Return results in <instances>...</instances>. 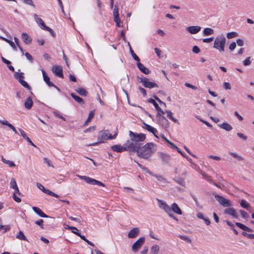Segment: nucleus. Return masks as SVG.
Returning <instances> with one entry per match:
<instances>
[{"label":"nucleus","instance_id":"nucleus-39","mask_svg":"<svg viewBox=\"0 0 254 254\" xmlns=\"http://www.w3.org/2000/svg\"><path fill=\"white\" fill-rule=\"evenodd\" d=\"M94 111H91L89 114L88 117L87 119L86 120V121L84 123V125L85 126V125H87V124L94 117Z\"/></svg>","mask_w":254,"mask_h":254},{"label":"nucleus","instance_id":"nucleus-7","mask_svg":"<svg viewBox=\"0 0 254 254\" xmlns=\"http://www.w3.org/2000/svg\"><path fill=\"white\" fill-rule=\"evenodd\" d=\"M145 243V238L143 237L139 238L136 242H135L132 245L131 250L134 253H136L144 245Z\"/></svg>","mask_w":254,"mask_h":254},{"label":"nucleus","instance_id":"nucleus-26","mask_svg":"<svg viewBox=\"0 0 254 254\" xmlns=\"http://www.w3.org/2000/svg\"><path fill=\"white\" fill-rule=\"evenodd\" d=\"M219 126L220 127L226 130V131H230L232 129V126L227 123H223V124L219 125Z\"/></svg>","mask_w":254,"mask_h":254},{"label":"nucleus","instance_id":"nucleus-61","mask_svg":"<svg viewBox=\"0 0 254 254\" xmlns=\"http://www.w3.org/2000/svg\"><path fill=\"white\" fill-rule=\"evenodd\" d=\"M236 47V43L234 42L230 44V45H229V49L231 51H233L235 49Z\"/></svg>","mask_w":254,"mask_h":254},{"label":"nucleus","instance_id":"nucleus-15","mask_svg":"<svg viewBox=\"0 0 254 254\" xmlns=\"http://www.w3.org/2000/svg\"><path fill=\"white\" fill-rule=\"evenodd\" d=\"M160 113H158L157 114V117L158 118L159 121L162 124V126L167 127L169 124L168 121L164 116H162Z\"/></svg>","mask_w":254,"mask_h":254},{"label":"nucleus","instance_id":"nucleus-64","mask_svg":"<svg viewBox=\"0 0 254 254\" xmlns=\"http://www.w3.org/2000/svg\"><path fill=\"white\" fill-rule=\"evenodd\" d=\"M13 198L17 202H20L21 201V199L18 196H17L16 194L15 193H13Z\"/></svg>","mask_w":254,"mask_h":254},{"label":"nucleus","instance_id":"nucleus-27","mask_svg":"<svg viewBox=\"0 0 254 254\" xmlns=\"http://www.w3.org/2000/svg\"><path fill=\"white\" fill-rule=\"evenodd\" d=\"M236 225L237 226H238V227H239L240 229H241L244 231H247L249 232H252V230L251 229H250V228L248 227L247 226L243 225V224H242L241 223L236 222Z\"/></svg>","mask_w":254,"mask_h":254},{"label":"nucleus","instance_id":"nucleus-16","mask_svg":"<svg viewBox=\"0 0 254 254\" xmlns=\"http://www.w3.org/2000/svg\"><path fill=\"white\" fill-rule=\"evenodd\" d=\"M186 29L190 34H195L201 30V27L199 26H191L188 27Z\"/></svg>","mask_w":254,"mask_h":254},{"label":"nucleus","instance_id":"nucleus-19","mask_svg":"<svg viewBox=\"0 0 254 254\" xmlns=\"http://www.w3.org/2000/svg\"><path fill=\"white\" fill-rule=\"evenodd\" d=\"M158 155L162 159V161L165 163L169 162L170 159V156L168 154H164L162 152L158 153Z\"/></svg>","mask_w":254,"mask_h":254},{"label":"nucleus","instance_id":"nucleus-17","mask_svg":"<svg viewBox=\"0 0 254 254\" xmlns=\"http://www.w3.org/2000/svg\"><path fill=\"white\" fill-rule=\"evenodd\" d=\"M137 66L139 69L145 74H149L151 72L148 68L145 67L143 64L139 62L137 63Z\"/></svg>","mask_w":254,"mask_h":254},{"label":"nucleus","instance_id":"nucleus-35","mask_svg":"<svg viewBox=\"0 0 254 254\" xmlns=\"http://www.w3.org/2000/svg\"><path fill=\"white\" fill-rule=\"evenodd\" d=\"M214 33V30L210 28H206L203 30V34L204 36H209Z\"/></svg>","mask_w":254,"mask_h":254},{"label":"nucleus","instance_id":"nucleus-58","mask_svg":"<svg viewBox=\"0 0 254 254\" xmlns=\"http://www.w3.org/2000/svg\"><path fill=\"white\" fill-rule=\"evenodd\" d=\"M162 137L164 139V140L165 141H166L168 144H169L170 145H171L173 147H175L176 146V145L175 144H174L173 142H172L171 141H170L169 140H168V139H167L165 136L164 135H162Z\"/></svg>","mask_w":254,"mask_h":254},{"label":"nucleus","instance_id":"nucleus-23","mask_svg":"<svg viewBox=\"0 0 254 254\" xmlns=\"http://www.w3.org/2000/svg\"><path fill=\"white\" fill-rule=\"evenodd\" d=\"M33 210L38 215H39L41 217L44 218H48L49 216L45 214L41 210L40 208L37 207H32Z\"/></svg>","mask_w":254,"mask_h":254},{"label":"nucleus","instance_id":"nucleus-9","mask_svg":"<svg viewBox=\"0 0 254 254\" xmlns=\"http://www.w3.org/2000/svg\"><path fill=\"white\" fill-rule=\"evenodd\" d=\"M139 78L140 79V82L142 83L143 85L146 88L151 89L158 87V85L156 83L149 81L145 77H139Z\"/></svg>","mask_w":254,"mask_h":254},{"label":"nucleus","instance_id":"nucleus-53","mask_svg":"<svg viewBox=\"0 0 254 254\" xmlns=\"http://www.w3.org/2000/svg\"><path fill=\"white\" fill-rule=\"evenodd\" d=\"M250 58L251 57H248L246 58V59L243 62V64L245 66H247V65H249L251 62L250 61Z\"/></svg>","mask_w":254,"mask_h":254},{"label":"nucleus","instance_id":"nucleus-47","mask_svg":"<svg viewBox=\"0 0 254 254\" xmlns=\"http://www.w3.org/2000/svg\"><path fill=\"white\" fill-rule=\"evenodd\" d=\"M10 187L13 189L17 187L16 182L14 178H11L10 183Z\"/></svg>","mask_w":254,"mask_h":254},{"label":"nucleus","instance_id":"nucleus-44","mask_svg":"<svg viewBox=\"0 0 254 254\" xmlns=\"http://www.w3.org/2000/svg\"><path fill=\"white\" fill-rule=\"evenodd\" d=\"M19 83L25 88H26L27 89L30 90L31 89V87L28 85V84L23 79H20V81H19Z\"/></svg>","mask_w":254,"mask_h":254},{"label":"nucleus","instance_id":"nucleus-11","mask_svg":"<svg viewBox=\"0 0 254 254\" xmlns=\"http://www.w3.org/2000/svg\"><path fill=\"white\" fill-rule=\"evenodd\" d=\"M122 146L119 144L114 145L111 147V149L113 151L117 152H122L128 150V148L127 145Z\"/></svg>","mask_w":254,"mask_h":254},{"label":"nucleus","instance_id":"nucleus-54","mask_svg":"<svg viewBox=\"0 0 254 254\" xmlns=\"http://www.w3.org/2000/svg\"><path fill=\"white\" fill-rule=\"evenodd\" d=\"M43 222L42 219H39L35 222V224L39 226L42 229H43Z\"/></svg>","mask_w":254,"mask_h":254},{"label":"nucleus","instance_id":"nucleus-28","mask_svg":"<svg viewBox=\"0 0 254 254\" xmlns=\"http://www.w3.org/2000/svg\"><path fill=\"white\" fill-rule=\"evenodd\" d=\"M70 95L79 104L81 105H83L84 104L83 100L80 97L75 95L73 93H71Z\"/></svg>","mask_w":254,"mask_h":254},{"label":"nucleus","instance_id":"nucleus-42","mask_svg":"<svg viewBox=\"0 0 254 254\" xmlns=\"http://www.w3.org/2000/svg\"><path fill=\"white\" fill-rule=\"evenodd\" d=\"M238 36V34L235 32H229L227 34V37L228 39H232Z\"/></svg>","mask_w":254,"mask_h":254},{"label":"nucleus","instance_id":"nucleus-60","mask_svg":"<svg viewBox=\"0 0 254 254\" xmlns=\"http://www.w3.org/2000/svg\"><path fill=\"white\" fill-rule=\"evenodd\" d=\"M25 55L27 59L30 62V63H33V58L30 54L28 53H26Z\"/></svg>","mask_w":254,"mask_h":254},{"label":"nucleus","instance_id":"nucleus-36","mask_svg":"<svg viewBox=\"0 0 254 254\" xmlns=\"http://www.w3.org/2000/svg\"><path fill=\"white\" fill-rule=\"evenodd\" d=\"M240 205L243 208L247 209L248 210H249L250 205L246 200H242L240 202Z\"/></svg>","mask_w":254,"mask_h":254},{"label":"nucleus","instance_id":"nucleus-30","mask_svg":"<svg viewBox=\"0 0 254 254\" xmlns=\"http://www.w3.org/2000/svg\"><path fill=\"white\" fill-rule=\"evenodd\" d=\"M159 251V247L157 245H154L150 249V254H158Z\"/></svg>","mask_w":254,"mask_h":254},{"label":"nucleus","instance_id":"nucleus-4","mask_svg":"<svg viewBox=\"0 0 254 254\" xmlns=\"http://www.w3.org/2000/svg\"><path fill=\"white\" fill-rule=\"evenodd\" d=\"M226 41V39L224 36L216 37L214 42L213 48L220 52H224Z\"/></svg>","mask_w":254,"mask_h":254},{"label":"nucleus","instance_id":"nucleus-55","mask_svg":"<svg viewBox=\"0 0 254 254\" xmlns=\"http://www.w3.org/2000/svg\"><path fill=\"white\" fill-rule=\"evenodd\" d=\"M67 228L68 229H69V230H72V232L73 233L75 234V232H78V229L75 227L67 226Z\"/></svg>","mask_w":254,"mask_h":254},{"label":"nucleus","instance_id":"nucleus-18","mask_svg":"<svg viewBox=\"0 0 254 254\" xmlns=\"http://www.w3.org/2000/svg\"><path fill=\"white\" fill-rule=\"evenodd\" d=\"M143 125L144 126V127H143L145 129L147 130L148 131L152 132L154 135V136L155 137H156L157 138H158L157 135L156 134V133L157 132V129L156 128L152 127L150 125H148V124H146L145 123H143Z\"/></svg>","mask_w":254,"mask_h":254},{"label":"nucleus","instance_id":"nucleus-51","mask_svg":"<svg viewBox=\"0 0 254 254\" xmlns=\"http://www.w3.org/2000/svg\"><path fill=\"white\" fill-rule=\"evenodd\" d=\"M156 177L159 181L164 183H167L166 179L164 178L162 176H156Z\"/></svg>","mask_w":254,"mask_h":254},{"label":"nucleus","instance_id":"nucleus-62","mask_svg":"<svg viewBox=\"0 0 254 254\" xmlns=\"http://www.w3.org/2000/svg\"><path fill=\"white\" fill-rule=\"evenodd\" d=\"M44 163H46L48 166L54 167V166L51 164V161L48 159L47 158H44Z\"/></svg>","mask_w":254,"mask_h":254},{"label":"nucleus","instance_id":"nucleus-52","mask_svg":"<svg viewBox=\"0 0 254 254\" xmlns=\"http://www.w3.org/2000/svg\"><path fill=\"white\" fill-rule=\"evenodd\" d=\"M223 87L226 90H230L231 89V86L229 82H224L223 83Z\"/></svg>","mask_w":254,"mask_h":254},{"label":"nucleus","instance_id":"nucleus-31","mask_svg":"<svg viewBox=\"0 0 254 254\" xmlns=\"http://www.w3.org/2000/svg\"><path fill=\"white\" fill-rule=\"evenodd\" d=\"M165 112V113H167V117L171 120H172L173 122H174V123H178V121L177 119H176V118H175L173 116V113L172 112L170 111V110H167V111H164Z\"/></svg>","mask_w":254,"mask_h":254},{"label":"nucleus","instance_id":"nucleus-5","mask_svg":"<svg viewBox=\"0 0 254 254\" xmlns=\"http://www.w3.org/2000/svg\"><path fill=\"white\" fill-rule=\"evenodd\" d=\"M157 201L158 202V205L159 207L161 209H163L165 212L167 213V214L170 217L172 218L174 220L176 221H178V219L177 217L175 216L173 213L171 212V207L169 205H168L167 203L161 199H157Z\"/></svg>","mask_w":254,"mask_h":254},{"label":"nucleus","instance_id":"nucleus-63","mask_svg":"<svg viewBox=\"0 0 254 254\" xmlns=\"http://www.w3.org/2000/svg\"><path fill=\"white\" fill-rule=\"evenodd\" d=\"M36 186L37 187V188H38V189H39L40 190H41L43 192H44V191L45 190V189H45V187H44L43 185H42L41 184L38 183H37V184H36Z\"/></svg>","mask_w":254,"mask_h":254},{"label":"nucleus","instance_id":"nucleus-40","mask_svg":"<svg viewBox=\"0 0 254 254\" xmlns=\"http://www.w3.org/2000/svg\"><path fill=\"white\" fill-rule=\"evenodd\" d=\"M229 154L238 161H243L244 160V158L243 157L239 155L236 153L230 152Z\"/></svg>","mask_w":254,"mask_h":254},{"label":"nucleus","instance_id":"nucleus-8","mask_svg":"<svg viewBox=\"0 0 254 254\" xmlns=\"http://www.w3.org/2000/svg\"><path fill=\"white\" fill-rule=\"evenodd\" d=\"M77 176L81 179L84 180L87 183L90 185H97L102 187L105 186V185L103 183L94 179L85 176L77 175Z\"/></svg>","mask_w":254,"mask_h":254},{"label":"nucleus","instance_id":"nucleus-20","mask_svg":"<svg viewBox=\"0 0 254 254\" xmlns=\"http://www.w3.org/2000/svg\"><path fill=\"white\" fill-rule=\"evenodd\" d=\"M171 212L173 211L174 212L181 215L182 214V211L180 208L178 206V204L176 203H173L171 206Z\"/></svg>","mask_w":254,"mask_h":254},{"label":"nucleus","instance_id":"nucleus-10","mask_svg":"<svg viewBox=\"0 0 254 254\" xmlns=\"http://www.w3.org/2000/svg\"><path fill=\"white\" fill-rule=\"evenodd\" d=\"M41 71L43 74L44 80L47 84V85L49 87H55L56 89H57V90H60V89L58 87L55 86L53 82L50 81V78L48 76L45 71L43 69H42Z\"/></svg>","mask_w":254,"mask_h":254},{"label":"nucleus","instance_id":"nucleus-41","mask_svg":"<svg viewBox=\"0 0 254 254\" xmlns=\"http://www.w3.org/2000/svg\"><path fill=\"white\" fill-rule=\"evenodd\" d=\"M229 154L238 161H243L244 160V158L243 157L239 155L236 153L230 152Z\"/></svg>","mask_w":254,"mask_h":254},{"label":"nucleus","instance_id":"nucleus-2","mask_svg":"<svg viewBox=\"0 0 254 254\" xmlns=\"http://www.w3.org/2000/svg\"><path fill=\"white\" fill-rule=\"evenodd\" d=\"M156 145L152 142L147 143L144 145L141 146L137 150H132L131 152H136L138 157L148 159L156 151Z\"/></svg>","mask_w":254,"mask_h":254},{"label":"nucleus","instance_id":"nucleus-46","mask_svg":"<svg viewBox=\"0 0 254 254\" xmlns=\"http://www.w3.org/2000/svg\"><path fill=\"white\" fill-rule=\"evenodd\" d=\"M180 238L183 240L186 241L189 243H190L191 242V239L188 236H183V235H179V236Z\"/></svg>","mask_w":254,"mask_h":254},{"label":"nucleus","instance_id":"nucleus-56","mask_svg":"<svg viewBox=\"0 0 254 254\" xmlns=\"http://www.w3.org/2000/svg\"><path fill=\"white\" fill-rule=\"evenodd\" d=\"M23 1L27 5H32L35 7V5L33 4L32 0H23Z\"/></svg>","mask_w":254,"mask_h":254},{"label":"nucleus","instance_id":"nucleus-14","mask_svg":"<svg viewBox=\"0 0 254 254\" xmlns=\"http://www.w3.org/2000/svg\"><path fill=\"white\" fill-rule=\"evenodd\" d=\"M139 234V229L138 228H133L128 232L127 236L129 238H135Z\"/></svg>","mask_w":254,"mask_h":254},{"label":"nucleus","instance_id":"nucleus-13","mask_svg":"<svg viewBox=\"0 0 254 254\" xmlns=\"http://www.w3.org/2000/svg\"><path fill=\"white\" fill-rule=\"evenodd\" d=\"M224 213L232 216L233 218H238V215L234 208H228L224 210Z\"/></svg>","mask_w":254,"mask_h":254},{"label":"nucleus","instance_id":"nucleus-24","mask_svg":"<svg viewBox=\"0 0 254 254\" xmlns=\"http://www.w3.org/2000/svg\"><path fill=\"white\" fill-rule=\"evenodd\" d=\"M33 104V102L32 99L30 97H29L26 99L24 103V107L27 109H30L32 108Z\"/></svg>","mask_w":254,"mask_h":254},{"label":"nucleus","instance_id":"nucleus-49","mask_svg":"<svg viewBox=\"0 0 254 254\" xmlns=\"http://www.w3.org/2000/svg\"><path fill=\"white\" fill-rule=\"evenodd\" d=\"M44 29L49 31L51 33V34L52 35L53 37L56 36V33L51 28L46 26H45V28Z\"/></svg>","mask_w":254,"mask_h":254},{"label":"nucleus","instance_id":"nucleus-57","mask_svg":"<svg viewBox=\"0 0 254 254\" xmlns=\"http://www.w3.org/2000/svg\"><path fill=\"white\" fill-rule=\"evenodd\" d=\"M113 15L114 17L119 16L118 8L117 6H115V7L114 9Z\"/></svg>","mask_w":254,"mask_h":254},{"label":"nucleus","instance_id":"nucleus-6","mask_svg":"<svg viewBox=\"0 0 254 254\" xmlns=\"http://www.w3.org/2000/svg\"><path fill=\"white\" fill-rule=\"evenodd\" d=\"M216 200L224 207H228L232 206V203L231 201L229 199H227L222 196L219 195L218 194H216L214 196Z\"/></svg>","mask_w":254,"mask_h":254},{"label":"nucleus","instance_id":"nucleus-29","mask_svg":"<svg viewBox=\"0 0 254 254\" xmlns=\"http://www.w3.org/2000/svg\"><path fill=\"white\" fill-rule=\"evenodd\" d=\"M0 39H2V40H3V41H5L6 42H7V43H8L14 50H15V51L17 50L16 47L15 46L14 43L12 41L7 39L4 37L0 36Z\"/></svg>","mask_w":254,"mask_h":254},{"label":"nucleus","instance_id":"nucleus-34","mask_svg":"<svg viewBox=\"0 0 254 254\" xmlns=\"http://www.w3.org/2000/svg\"><path fill=\"white\" fill-rule=\"evenodd\" d=\"M16 238L21 240L28 241L27 239L22 231L19 232L18 234L16 236Z\"/></svg>","mask_w":254,"mask_h":254},{"label":"nucleus","instance_id":"nucleus-22","mask_svg":"<svg viewBox=\"0 0 254 254\" xmlns=\"http://www.w3.org/2000/svg\"><path fill=\"white\" fill-rule=\"evenodd\" d=\"M148 102L150 103H152L153 104L154 106L155 107V109L157 110V111L160 113H162V114H165V112L162 110V109L159 106L158 104L156 102L155 100L153 99H150L148 100Z\"/></svg>","mask_w":254,"mask_h":254},{"label":"nucleus","instance_id":"nucleus-32","mask_svg":"<svg viewBox=\"0 0 254 254\" xmlns=\"http://www.w3.org/2000/svg\"><path fill=\"white\" fill-rule=\"evenodd\" d=\"M75 90L79 95L81 96H86L88 94L87 91L83 88H78Z\"/></svg>","mask_w":254,"mask_h":254},{"label":"nucleus","instance_id":"nucleus-45","mask_svg":"<svg viewBox=\"0 0 254 254\" xmlns=\"http://www.w3.org/2000/svg\"><path fill=\"white\" fill-rule=\"evenodd\" d=\"M44 192L45 193H47L50 195H51V196H54L56 197H59V195L51 191V190H49L45 189V190L44 191Z\"/></svg>","mask_w":254,"mask_h":254},{"label":"nucleus","instance_id":"nucleus-38","mask_svg":"<svg viewBox=\"0 0 254 254\" xmlns=\"http://www.w3.org/2000/svg\"><path fill=\"white\" fill-rule=\"evenodd\" d=\"M174 180L183 187L185 186V182L184 180L182 178L177 177L175 179H174Z\"/></svg>","mask_w":254,"mask_h":254},{"label":"nucleus","instance_id":"nucleus-3","mask_svg":"<svg viewBox=\"0 0 254 254\" xmlns=\"http://www.w3.org/2000/svg\"><path fill=\"white\" fill-rule=\"evenodd\" d=\"M117 135V132H115V133L112 135L107 130L100 131L98 134V140L99 141L90 144V145H97L99 143L104 142L106 140L114 139L116 137Z\"/></svg>","mask_w":254,"mask_h":254},{"label":"nucleus","instance_id":"nucleus-33","mask_svg":"<svg viewBox=\"0 0 254 254\" xmlns=\"http://www.w3.org/2000/svg\"><path fill=\"white\" fill-rule=\"evenodd\" d=\"M1 161L3 163L8 165L10 167H15V164L13 162L5 159L3 156H1Z\"/></svg>","mask_w":254,"mask_h":254},{"label":"nucleus","instance_id":"nucleus-50","mask_svg":"<svg viewBox=\"0 0 254 254\" xmlns=\"http://www.w3.org/2000/svg\"><path fill=\"white\" fill-rule=\"evenodd\" d=\"M237 135L244 140H246L248 139V136L241 132H237Z\"/></svg>","mask_w":254,"mask_h":254},{"label":"nucleus","instance_id":"nucleus-1","mask_svg":"<svg viewBox=\"0 0 254 254\" xmlns=\"http://www.w3.org/2000/svg\"><path fill=\"white\" fill-rule=\"evenodd\" d=\"M129 135L130 139L128 140L125 145L127 146L129 151L137 150L143 144L142 142L146 138L145 134L134 133L132 131H129Z\"/></svg>","mask_w":254,"mask_h":254},{"label":"nucleus","instance_id":"nucleus-59","mask_svg":"<svg viewBox=\"0 0 254 254\" xmlns=\"http://www.w3.org/2000/svg\"><path fill=\"white\" fill-rule=\"evenodd\" d=\"M192 51L195 54H198L200 52L199 48L196 46H194L193 47Z\"/></svg>","mask_w":254,"mask_h":254},{"label":"nucleus","instance_id":"nucleus-25","mask_svg":"<svg viewBox=\"0 0 254 254\" xmlns=\"http://www.w3.org/2000/svg\"><path fill=\"white\" fill-rule=\"evenodd\" d=\"M34 17L37 23H39L42 26V28L44 29L46 25H45L43 20L41 18L38 17V15L36 14L34 15Z\"/></svg>","mask_w":254,"mask_h":254},{"label":"nucleus","instance_id":"nucleus-12","mask_svg":"<svg viewBox=\"0 0 254 254\" xmlns=\"http://www.w3.org/2000/svg\"><path fill=\"white\" fill-rule=\"evenodd\" d=\"M52 71L57 76H58L60 77L64 78L63 69L61 66H54L52 68Z\"/></svg>","mask_w":254,"mask_h":254},{"label":"nucleus","instance_id":"nucleus-37","mask_svg":"<svg viewBox=\"0 0 254 254\" xmlns=\"http://www.w3.org/2000/svg\"><path fill=\"white\" fill-rule=\"evenodd\" d=\"M14 77L15 79L20 81V79H23L24 78V73L23 72L19 73L18 72H15L14 74Z\"/></svg>","mask_w":254,"mask_h":254},{"label":"nucleus","instance_id":"nucleus-48","mask_svg":"<svg viewBox=\"0 0 254 254\" xmlns=\"http://www.w3.org/2000/svg\"><path fill=\"white\" fill-rule=\"evenodd\" d=\"M239 212H240V213L243 218L247 219L249 217V215L247 213V212H246L243 210H240Z\"/></svg>","mask_w":254,"mask_h":254},{"label":"nucleus","instance_id":"nucleus-21","mask_svg":"<svg viewBox=\"0 0 254 254\" xmlns=\"http://www.w3.org/2000/svg\"><path fill=\"white\" fill-rule=\"evenodd\" d=\"M21 38L26 44H29L32 42V38L26 33H22Z\"/></svg>","mask_w":254,"mask_h":254},{"label":"nucleus","instance_id":"nucleus-43","mask_svg":"<svg viewBox=\"0 0 254 254\" xmlns=\"http://www.w3.org/2000/svg\"><path fill=\"white\" fill-rule=\"evenodd\" d=\"M130 54H131V56H132V58H133V59L135 61L138 62V63L140 61V59L138 58V57L134 53L133 50L131 49V47H130Z\"/></svg>","mask_w":254,"mask_h":254}]
</instances>
